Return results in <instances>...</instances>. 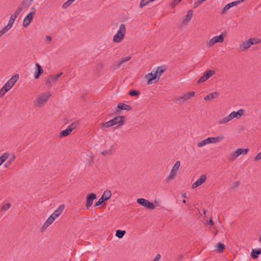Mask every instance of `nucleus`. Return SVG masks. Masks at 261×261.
Here are the masks:
<instances>
[{
    "label": "nucleus",
    "instance_id": "1",
    "mask_svg": "<svg viewBox=\"0 0 261 261\" xmlns=\"http://www.w3.org/2000/svg\"><path fill=\"white\" fill-rule=\"evenodd\" d=\"M223 138L224 137L223 136H219L216 137H208L198 142L197 146L199 147H201L210 143H216L220 142Z\"/></svg>",
    "mask_w": 261,
    "mask_h": 261
},
{
    "label": "nucleus",
    "instance_id": "2",
    "mask_svg": "<svg viewBox=\"0 0 261 261\" xmlns=\"http://www.w3.org/2000/svg\"><path fill=\"white\" fill-rule=\"evenodd\" d=\"M51 95V94L49 92L42 93L38 95L36 99V101L37 102L36 106L37 107L43 106L47 102Z\"/></svg>",
    "mask_w": 261,
    "mask_h": 261
},
{
    "label": "nucleus",
    "instance_id": "3",
    "mask_svg": "<svg viewBox=\"0 0 261 261\" xmlns=\"http://www.w3.org/2000/svg\"><path fill=\"white\" fill-rule=\"evenodd\" d=\"M62 72H61L58 74H53L48 76L46 81V85L49 88H50L53 84H56L58 81L59 78L62 75Z\"/></svg>",
    "mask_w": 261,
    "mask_h": 261
},
{
    "label": "nucleus",
    "instance_id": "4",
    "mask_svg": "<svg viewBox=\"0 0 261 261\" xmlns=\"http://www.w3.org/2000/svg\"><path fill=\"white\" fill-rule=\"evenodd\" d=\"M224 36L221 34L219 36H216L210 40H206V45L208 47L214 46L217 43H222L224 41Z\"/></svg>",
    "mask_w": 261,
    "mask_h": 261
},
{
    "label": "nucleus",
    "instance_id": "5",
    "mask_svg": "<svg viewBox=\"0 0 261 261\" xmlns=\"http://www.w3.org/2000/svg\"><path fill=\"white\" fill-rule=\"evenodd\" d=\"M248 151V148H238L230 154L229 159L230 160L233 161L240 155L247 154Z\"/></svg>",
    "mask_w": 261,
    "mask_h": 261
},
{
    "label": "nucleus",
    "instance_id": "6",
    "mask_svg": "<svg viewBox=\"0 0 261 261\" xmlns=\"http://www.w3.org/2000/svg\"><path fill=\"white\" fill-rule=\"evenodd\" d=\"M195 95V92L193 91L188 92L185 93L184 95L178 97L176 99L177 103H182L187 101L188 99L193 97Z\"/></svg>",
    "mask_w": 261,
    "mask_h": 261
},
{
    "label": "nucleus",
    "instance_id": "7",
    "mask_svg": "<svg viewBox=\"0 0 261 261\" xmlns=\"http://www.w3.org/2000/svg\"><path fill=\"white\" fill-rule=\"evenodd\" d=\"M19 78L18 74H16L12 76L10 79H9L7 82L4 85V86L10 90L14 85L15 83L18 80Z\"/></svg>",
    "mask_w": 261,
    "mask_h": 261
},
{
    "label": "nucleus",
    "instance_id": "8",
    "mask_svg": "<svg viewBox=\"0 0 261 261\" xmlns=\"http://www.w3.org/2000/svg\"><path fill=\"white\" fill-rule=\"evenodd\" d=\"M244 0H238L237 1L232 2L231 3H228L226 4L225 7L223 8L222 13H225L227 10H228L230 8L237 6L239 4H240L242 2H243Z\"/></svg>",
    "mask_w": 261,
    "mask_h": 261
},
{
    "label": "nucleus",
    "instance_id": "9",
    "mask_svg": "<svg viewBox=\"0 0 261 261\" xmlns=\"http://www.w3.org/2000/svg\"><path fill=\"white\" fill-rule=\"evenodd\" d=\"M180 164H174L169 175L167 177L168 180L174 178L177 174Z\"/></svg>",
    "mask_w": 261,
    "mask_h": 261
},
{
    "label": "nucleus",
    "instance_id": "10",
    "mask_svg": "<svg viewBox=\"0 0 261 261\" xmlns=\"http://www.w3.org/2000/svg\"><path fill=\"white\" fill-rule=\"evenodd\" d=\"M206 176L204 174L201 175L200 178L194 182L192 185V189H196L199 186H201L206 180Z\"/></svg>",
    "mask_w": 261,
    "mask_h": 261
},
{
    "label": "nucleus",
    "instance_id": "11",
    "mask_svg": "<svg viewBox=\"0 0 261 261\" xmlns=\"http://www.w3.org/2000/svg\"><path fill=\"white\" fill-rule=\"evenodd\" d=\"M96 195L94 193H91L88 195L86 204L87 209H89L92 205L93 200L96 199Z\"/></svg>",
    "mask_w": 261,
    "mask_h": 261
},
{
    "label": "nucleus",
    "instance_id": "12",
    "mask_svg": "<svg viewBox=\"0 0 261 261\" xmlns=\"http://www.w3.org/2000/svg\"><path fill=\"white\" fill-rule=\"evenodd\" d=\"M124 119L125 117L123 116H117L114 118L113 119H111V121L112 122L113 125L117 124H118L119 125H121L123 124V121H124Z\"/></svg>",
    "mask_w": 261,
    "mask_h": 261
},
{
    "label": "nucleus",
    "instance_id": "13",
    "mask_svg": "<svg viewBox=\"0 0 261 261\" xmlns=\"http://www.w3.org/2000/svg\"><path fill=\"white\" fill-rule=\"evenodd\" d=\"M33 19V16L32 15V14H28L23 19V26L24 28H27L28 26L30 25Z\"/></svg>",
    "mask_w": 261,
    "mask_h": 261
},
{
    "label": "nucleus",
    "instance_id": "14",
    "mask_svg": "<svg viewBox=\"0 0 261 261\" xmlns=\"http://www.w3.org/2000/svg\"><path fill=\"white\" fill-rule=\"evenodd\" d=\"M65 206L64 204L60 205L57 209L51 214L55 218L58 217L62 213L64 209Z\"/></svg>",
    "mask_w": 261,
    "mask_h": 261
},
{
    "label": "nucleus",
    "instance_id": "15",
    "mask_svg": "<svg viewBox=\"0 0 261 261\" xmlns=\"http://www.w3.org/2000/svg\"><path fill=\"white\" fill-rule=\"evenodd\" d=\"M130 59H131V57L130 56H127V57L124 58L123 59H122L121 60H117V61H116L115 62L114 65L117 67H119L120 66H124V63L125 62L129 61Z\"/></svg>",
    "mask_w": 261,
    "mask_h": 261
},
{
    "label": "nucleus",
    "instance_id": "16",
    "mask_svg": "<svg viewBox=\"0 0 261 261\" xmlns=\"http://www.w3.org/2000/svg\"><path fill=\"white\" fill-rule=\"evenodd\" d=\"M167 69V67L166 66H161L160 67H158L156 70L154 71V73L158 76V79L159 80L160 79V77L162 75V74L166 71Z\"/></svg>",
    "mask_w": 261,
    "mask_h": 261
},
{
    "label": "nucleus",
    "instance_id": "17",
    "mask_svg": "<svg viewBox=\"0 0 261 261\" xmlns=\"http://www.w3.org/2000/svg\"><path fill=\"white\" fill-rule=\"evenodd\" d=\"M252 45H253V43L249 40V39H248L247 41L242 42V43L241 44L240 48L242 50H246L248 49Z\"/></svg>",
    "mask_w": 261,
    "mask_h": 261
},
{
    "label": "nucleus",
    "instance_id": "18",
    "mask_svg": "<svg viewBox=\"0 0 261 261\" xmlns=\"http://www.w3.org/2000/svg\"><path fill=\"white\" fill-rule=\"evenodd\" d=\"M36 66L37 69L35 72V78L37 79H38L40 75L43 72V70L41 66L38 63L36 64Z\"/></svg>",
    "mask_w": 261,
    "mask_h": 261
},
{
    "label": "nucleus",
    "instance_id": "19",
    "mask_svg": "<svg viewBox=\"0 0 261 261\" xmlns=\"http://www.w3.org/2000/svg\"><path fill=\"white\" fill-rule=\"evenodd\" d=\"M32 4V1L31 0H23L20 3V6L18 8H20L21 10L23 9L28 8Z\"/></svg>",
    "mask_w": 261,
    "mask_h": 261
},
{
    "label": "nucleus",
    "instance_id": "20",
    "mask_svg": "<svg viewBox=\"0 0 261 261\" xmlns=\"http://www.w3.org/2000/svg\"><path fill=\"white\" fill-rule=\"evenodd\" d=\"M219 96V93L218 92H214L211 93L205 97H204V99L206 101L211 100L214 98H217Z\"/></svg>",
    "mask_w": 261,
    "mask_h": 261
},
{
    "label": "nucleus",
    "instance_id": "21",
    "mask_svg": "<svg viewBox=\"0 0 261 261\" xmlns=\"http://www.w3.org/2000/svg\"><path fill=\"white\" fill-rule=\"evenodd\" d=\"M117 108L120 110L126 111H130L132 109V108L130 106L123 103H119L117 105Z\"/></svg>",
    "mask_w": 261,
    "mask_h": 261
},
{
    "label": "nucleus",
    "instance_id": "22",
    "mask_svg": "<svg viewBox=\"0 0 261 261\" xmlns=\"http://www.w3.org/2000/svg\"><path fill=\"white\" fill-rule=\"evenodd\" d=\"M146 77L148 79L147 84L150 85L153 83V81L155 80L156 78L158 79L157 75L155 73L152 74V73H148L146 76Z\"/></svg>",
    "mask_w": 261,
    "mask_h": 261
},
{
    "label": "nucleus",
    "instance_id": "23",
    "mask_svg": "<svg viewBox=\"0 0 261 261\" xmlns=\"http://www.w3.org/2000/svg\"><path fill=\"white\" fill-rule=\"evenodd\" d=\"M244 110L243 109H240L237 112L233 111L231 113L233 118H239L241 117L243 114Z\"/></svg>",
    "mask_w": 261,
    "mask_h": 261
},
{
    "label": "nucleus",
    "instance_id": "24",
    "mask_svg": "<svg viewBox=\"0 0 261 261\" xmlns=\"http://www.w3.org/2000/svg\"><path fill=\"white\" fill-rule=\"evenodd\" d=\"M124 38V36L123 34L121 35L116 34L113 37V41L116 43H119Z\"/></svg>",
    "mask_w": 261,
    "mask_h": 261
},
{
    "label": "nucleus",
    "instance_id": "25",
    "mask_svg": "<svg viewBox=\"0 0 261 261\" xmlns=\"http://www.w3.org/2000/svg\"><path fill=\"white\" fill-rule=\"evenodd\" d=\"M71 128L67 127L65 130H62L60 133V137H66L71 132Z\"/></svg>",
    "mask_w": 261,
    "mask_h": 261
},
{
    "label": "nucleus",
    "instance_id": "26",
    "mask_svg": "<svg viewBox=\"0 0 261 261\" xmlns=\"http://www.w3.org/2000/svg\"><path fill=\"white\" fill-rule=\"evenodd\" d=\"M261 254V249H252L251 252V256L253 258L256 259L258 257V255Z\"/></svg>",
    "mask_w": 261,
    "mask_h": 261
},
{
    "label": "nucleus",
    "instance_id": "27",
    "mask_svg": "<svg viewBox=\"0 0 261 261\" xmlns=\"http://www.w3.org/2000/svg\"><path fill=\"white\" fill-rule=\"evenodd\" d=\"M55 218L51 215L47 219L46 222L44 223V226H48L50 225L55 220Z\"/></svg>",
    "mask_w": 261,
    "mask_h": 261
},
{
    "label": "nucleus",
    "instance_id": "28",
    "mask_svg": "<svg viewBox=\"0 0 261 261\" xmlns=\"http://www.w3.org/2000/svg\"><path fill=\"white\" fill-rule=\"evenodd\" d=\"M125 26L124 24L122 23L120 25L119 30L116 34H118L119 35H121L123 34L124 36H125Z\"/></svg>",
    "mask_w": 261,
    "mask_h": 261
},
{
    "label": "nucleus",
    "instance_id": "29",
    "mask_svg": "<svg viewBox=\"0 0 261 261\" xmlns=\"http://www.w3.org/2000/svg\"><path fill=\"white\" fill-rule=\"evenodd\" d=\"M111 192L109 190H106L104 191L101 197H103L104 200H107L111 197Z\"/></svg>",
    "mask_w": 261,
    "mask_h": 261
},
{
    "label": "nucleus",
    "instance_id": "30",
    "mask_svg": "<svg viewBox=\"0 0 261 261\" xmlns=\"http://www.w3.org/2000/svg\"><path fill=\"white\" fill-rule=\"evenodd\" d=\"M215 73L214 70H206L204 74H203L204 75L207 79H209L210 77H211L213 74H214Z\"/></svg>",
    "mask_w": 261,
    "mask_h": 261
},
{
    "label": "nucleus",
    "instance_id": "31",
    "mask_svg": "<svg viewBox=\"0 0 261 261\" xmlns=\"http://www.w3.org/2000/svg\"><path fill=\"white\" fill-rule=\"evenodd\" d=\"M21 11V8L18 7L15 12L11 16L10 18H12L13 19L15 20Z\"/></svg>",
    "mask_w": 261,
    "mask_h": 261
},
{
    "label": "nucleus",
    "instance_id": "32",
    "mask_svg": "<svg viewBox=\"0 0 261 261\" xmlns=\"http://www.w3.org/2000/svg\"><path fill=\"white\" fill-rule=\"evenodd\" d=\"M193 16V11L190 10H189L187 12V15H186V18L184 19V21L190 20Z\"/></svg>",
    "mask_w": 261,
    "mask_h": 261
},
{
    "label": "nucleus",
    "instance_id": "33",
    "mask_svg": "<svg viewBox=\"0 0 261 261\" xmlns=\"http://www.w3.org/2000/svg\"><path fill=\"white\" fill-rule=\"evenodd\" d=\"M152 2V0H141L139 4V7L142 8L147 5L149 3Z\"/></svg>",
    "mask_w": 261,
    "mask_h": 261
},
{
    "label": "nucleus",
    "instance_id": "34",
    "mask_svg": "<svg viewBox=\"0 0 261 261\" xmlns=\"http://www.w3.org/2000/svg\"><path fill=\"white\" fill-rule=\"evenodd\" d=\"M8 156L9 153L6 152L3 153V154L0 156V163H3L4 162H5L6 160L8 159Z\"/></svg>",
    "mask_w": 261,
    "mask_h": 261
},
{
    "label": "nucleus",
    "instance_id": "35",
    "mask_svg": "<svg viewBox=\"0 0 261 261\" xmlns=\"http://www.w3.org/2000/svg\"><path fill=\"white\" fill-rule=\"evenodd\" d=\"M10 206H11V204L10 203H6V204H3L2 205V207L1 208V211H2V212H6V211H8L9 209Z\"/></svg>",
    "mask_w": 261,
    "mask_h": 261
},
{
    "label": "nucleus",
    "instance_id": "36",
    "mask_svg": "<svg viewBox=\"0 0 261 261\" xmlns=\"http://www.w3.org/2000/svg\"><path fill=\"white\" fill-rule=\"evenodd\" d=\"M137 201L140 205L145 207L147 200L144 198H138L137 199Z\"/></svg>",
    "mask_w": 261,
    "mask_h": 261
},
{
    "label": "nucleus",
    "instance_id": "37",
    "mask_svg": "<svg viewBox=\"0 0 261 261\" xmlns=\"http://www.w3.org/2000/svg\"><path fill=\"white\" fill-rule=\"evenodd\" d=\"M125 233V231L124 230H117L116 232V236L118 238H122Z\"/></svg>",
    "mask_w": 261,
    "mask_h": 261
},
{
    "label": "nucleus",
    "instance_id": "38",
    "mask_svg": "<svg viewBox=\"0 0 261 261\" xmlns=\"http://www.w3.org/2000/svg\"><path fill=\"white\" fill-rule=\"evenodd\" d=\"M15 159V155L12 153H9V156L8 158V161L7 163H12L14 162V159Z\"/></svg>",
    "mask_w": 261,
    "mask_h": 261
},
{
    "label": "nucleus",
    "instance_id": "39",
    "mask_svg": "<svg viewBox=\"0 0 261 261\" xmlns=\"http://www.w3.org/2000/svg\"><path fill=\"white\" fill-rule=\"evenodd\" d=\"M9 90L4 86L0 90V97L4 96Z\"/></svg>",
    "mask_w": 261,
    "mask_h": 261
},
{
    "label": "nucleus",
    "instance_id": "40",
    "mask_svg": "<svg viewBox=\"0 0 261 261\" xmlns=\"http://www.w3.org/2000/svg\"><path fill=\"white\" fill-rule=\"evenodd\" d=\"M217 247L218 252H221L224 250L225 246L224 244L219 243L217 244Z\"/></svg>",
    "mask_w": 261,
    "mask_h": 261
},
{
    "label": "nucleus",
    "instance_id": "41",
    "mask_svg": "<svg viewBox=\"0 0 261 261\" xmlns=\"http://www.w3.org/2000/svg\"><path fill=\"white\" fill-rule=\"evenodd\" d=\"M146 207L150 209V210H154L155 208V206L152 202L149 201L147 200V202L146 203Z\"/></svg>",
    "mask_w": 261,
    "mask_h": 261
},
{
    "label": "nucleus",
    "instance_id": "42",
    "mask_svg": "<svg viewBox=\"0 0 261 261\" xmlns=\"http://www.w3.org/2000/svg\"><path fill=\"white\" fill-rule=\"evenodd\" d=\"M75 0H68L67 1H66L65 3L63 4V6H62V7L64 9H66L68 7H69L72 3L73 1H74Z\"/></svg>",
    "mask_w": 261,
    "mask_h": 261
},
{
    "label": "nucleus",
    "instance_id": "43",
    "mask_svg": "<svg viewBox=\"0 0 261 261\" xmlns=\"http://www.w3.org/2000/svg\"><path fill=\"white\" fill-rule=\"evenodd\" d=\"M140 94V92L136 90H130L129 92V95L132 96H139Z\"/></svg>",
    "mask_w": 261,
    "mask_h": 261
},
{
    "label": "nucleus",
    "instance_id": "44",
    "mask_svg": "<svg viewBox=\"0 0 261 261\" xmlns=\"http://www.w3.org/2000/svg\"><path fill=\"white\" fill-rule=\"evenodd\" d=\"M203 2L204 1L203 0H197L195 1L193 5L194 8L198 7V6L201 5Z\"/></svg>",
    "mask_w": 261,
    "mask_h": 261
},
{
    "label": "nucleus",
    "instance_id": "45",
    "mask_svg": "<svg viewBox=\"0 0 261 261\" xmlns=\"http://www.w3.org/2000/svg\"><path fill=\"white\" fill-rule=\"evenodd\" d=\"M113 126L112 122L111 120L103 123L102 125V127L103 128H108L110 126Z\"/></svg>",
    "mask_w": 261,
    "mask_h": 261
},
{
    "label": "nucleus",
    "instance_id": "46",
    "mask_svg": "<svg viewBox=\"0 0 261 261\" xmlns=\"http://www.w3.org/2000/svg\"><path fill=\"white\" fill-rule=\"evenodd\" d=\"M249 40L252 42L253 44H257L260 42V40L257 38H250Z\"/></svg>",
    "mask_w": 261,
    "mask_h": 261
},
{
    "label": "nucleus",
    "instance_id": "47",
    "mask_svg": "<svg viewBox=\"0 0 261 261\" xmlns=\"http://www.w3.org/2000/svg\"><path fill=\"white\" fill-rule=\"evenodd\" d=\"M77 125H78V123L77 122H74L72 123H71L70 125L68 126V127L71 128V131H72L74 129L76 128Z\"/></svg>",
    "mask_w": 261,
    "mask_h": 261
},
{
    "label": "nucleus",
    "instance_id": "48",
    "mask_svg": "<svg viewBox=\"0 0 261 261\" xmlns=\"http://www.w3.org/2000/svg\"><path fill=\"white\" fill-rule=\"evenodd\" d=\"M105 201H106V200H104L103 197H101V198H99V200L95 203L94 206H97L100 205L101 204H102Z\"/></svg>",
    "mask_w": 261,
    "mask_h": 261
},
{
    "label": "nucleus",
    "instance_id": "49",
    "mask_svg": "<svg viewBox=\"0 0 261 261\" xmlns=\"http://www.w3.org/2000/svg\"><path fill=\"white\" fill-rule=\"evenodd\" d=\"M228 120H227V118H226V117L223 118H222L221 119H220L218 121V123L219 124H223V123H227L228 122Z\"/></svg>",
    "mask_w": 261,
    "mask_h": 261
},
{
    "label": "nucleus",
    "instance_id": "50",
    "mask_svg": "<svg viewBox=\"0 0 261 261\" xmlns=\"http://www.w3.org/2000/svg\"><path fill=\"white\" fill-rule=\"evenodd\" d=\"M10 27H8V25L5 26L0 32L4 35L10 29Z\"/></svg>",
    "mask_w": 261,
    "mask_h": 261
},
{
    "label": "nucleus",
    "instance_id": "51",
    "mask_svg": "<svg viewBox=\"0 0 261 261\" xmlns=\"http://www.w3.org/2000/svg\"><path fill=\"white\" fill-rule=\"evenodd\" d=\"M10 27H8V25L5 26L0 32L4 35L10 29Z\"/></svg>",
    "mask_w": 261,
    "mask_h": 261
},
{
    "label": "nucleus",
    "instance_id": "52",
    "mask_svg": "<svg viewBox=\"0 0 261 261\" xmlns=\"http://www.w3.org/2000/svg\"><path fill=\"white\" fill-rule=\"evenodd\" d=\"M207 80V79H206V77L204 75H202L200 77L199 80L198 81V83H202Z\"/></svg>",
    "mask_w": 261,
    "mask_h": 261
},
{
    "label": "nucleus",
    "instance_id": "53",
    "mask_svg": "<svg viewBox=\"0 0 261 261\" xmlns=\"http://www.w3.org/2000/svg\"><path fill=\"white\" fill-rule=\"evenodd\" d=\"M240 184V182L239 181H236L232 183L231 185V188H235L238 187Z\"/></svg>",
    "mask_w": 261,
    "mask_h": 261
},
{
    "label": "nucleus",
    "instance_id": "54",
    "mask_svg": "<svg viewBox=\"0 0 261 261\" xmlns=\"http://www.w3.org/2000/svg\"><path fill=\"white\" fill-rule=\"evenodd\" d=\"M182 0H173L171 3V6L172 7H175L179 3H180Z\"/></svg>",
    "mask_w": 261,
    "mask_h": 261
},
{
    "label": "nucleus",
    "instance_id": "55",
    "mask_svg": "<svg viewBox=\"0 0 261 261\" xmlns=\"http://www.w3.org/2000/svg\"><path fill=\"white\" fill-rule=\"evenodd\" d=\"M14 21L15 20L13 19L12 18H10L7 24L8 27L11 28L14 22Z\"/></svg>",
    "mask_w": 261,
    "mask_h": 261
},
{
    "label": "nucleus",
    "instance_id": "56",
    "mask_svg": "<svg viewBox=\"0 0 261 261\" xmlns=\"http://www.w3.org/2000/svg\"><path fill=\"white\" fill-rule=\"evenodd\" d=\"M261 159V151L257 153V154L255 156L254 160L257 161Z\"/></svg>",
    "mask_w": 261,
    "mask_h": 261
},
{
    "label": "nucleus",
    "instance_id": "57",
    "mask_svg": "<svg viewBox=\"0 0 261 261\" xmlns=\"http://www.w3.org/2000/svg\"><path fill=\"white\" fill-rule=\"evenodd\" d=\"M101 154H103V155H108L109 154H110L111 153V151H110V150H108V151H107V150H105V151H102L101 152Z\"/></svg>",
    "mask_w": 261,
    "mask_h": 261
},
{
    "label": "nucleus",
    "instance_id": "58",
    "mask_svg": "<svg viewBox=\"0 0 261 261\" xmlns=\"http://www.w3.org/2000/svg\"><path fill=\"white\" fill-rule=\"evenodd\" d=\"M161 257L160 254H158L152 261H159Z\"/></svg>",
    "mask_w": 261,
    "mask_h": 261
},
{
    "label": "nucleus",
    "instance_id": "59",
    "mask_svg": "<svg viewBox=\"0 0 261 261\" xmlns=\"http://www.w3.org/2000/svg\"><path fill=\"white\" fill-rule=\"evenodd\" d=\"M36 13V8L35 7H32L31 8V11L29 14H32V15L33 16V15Z\"/></svg>",
    "mask_w": 261,
    "mask_h": 261
},
{
    "label": "nucleus",
    "instance_id": "60",
    "mask_svg": "<svg viewBox=\"0 0 261 261\" xmlns=\"http://www.w3.org/2000/svg\"><path fill=\"white\" fill-rule=\"evenodd\" d=\"M226 118H227L228 121H230L231 120L233 119L231 113L228 116H227Z\"/></svg>",
    "mask_w": 261,
    "mask_h": 261
},
{
    "label": "nucleus",
    "instance_id": "61",
    "mask_svg": "<svg viewBox=\"0 0 261 261\" xmlns=\"http://www.w3.org/2000/svg\"><path fill=\"white\" fill-rule=\"evenodd\" d=\"M45 39H46V40L49 41H50L51 40V37L49 36H46Z\"/></svg>",
    "mask_w": 261,
    "mask_h": 261
},
{
    "label": "nucleus",
    "instance_id": "62",
    "mask_svg": "<svg viewBox=\"0 0 261 261\" xmlns=\"http://www.w3.org/2000/svg\"><path fill=\"white\" fill-rule=\"evenodd\" d=\"M208 224L211 225H213L214 224V223L213 222V221L212 220H210L208 222Z\"/></svg>",
    "mask_w": 261,
    "mask_h": 261
},
{
    "label": "nucleus",
    "instance_id": "63",
    "mask_svg": "<svg viewBox=\"0 0 261 261\" xmlns=\"http://www.w3.org/2000/svg\"><path fill=\"white\" fill-rule=\"evenodd\" d=\"M182 197L184 198H187V194L186 193H184L182 194Z\"/></svg>",
    "mask_w": 261,
    "mask_h": 261
},
{
    "label": "nucleus",
    "instance_id": "64",
    "mask_svg": "<svg viewBox=\"0 0 261 261\" xmlns=\"http://www.w3.org/2000/svg\"><path fill=\"white\" fill-rule=\"evenodd\" d=\"M8 165L9 164H4V167L6 168H8Z\"/></svg>",
    "mask_w": 261,
    "mask_h": 261
}]
</instances>
